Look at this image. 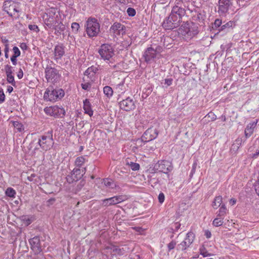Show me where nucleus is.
<instances>
[{
	"mask_svg": "<svg viewBox=\"0 0 259 259\" xmlns=\"http://www.w3.org/2000/svg\"><path fill=\"white\" fill-rule=\"evenodd\" d=\"M235 25V22L233 21H230L227 22L226 23L222 25V26H221V28L219 29V32L227 33L229 32L230 30H231Z\"/></svg>",
	"mask_w": 259,
	"mask_h": 259,
	"instance_id": "b1692460",
	"label": "nucleus"
},
{
	"mask_svg": "<svg viewBox=\"0 0 259 259\" xmlns=\"http://www.w3.org/2000/svg\"><path fill=\"white\" fill-rule=\"evenodd\" d=\"M222 20L220 19H217L214 22L212 28L213 29H217L219 31V29L221 28V26L222 25Z\"/></svg>",
	"mask_w": 259,
	"mask_h": 259,
	"instance_id": "4c0bfd02",
	"label": "nucleus"
},
{
	"mask_svg": "<svg viewBox=\"0 0 259 259\" xmlns=\"http://www.w3.org/2000/svg\"><path fill=\"white\" fill-rule=\"evenodd\" d=\"M199 253L203 257L210 256L211 255V253L208 252L205 245L204 244L200 246L199 248Z\"/></svg>",
	"mask_w": 259,
	"mask_h": 259,
	"instance_id": "2f4dec72",
	"label": "nucleus"
},
{
	"mask_svg": "<svg viewBox=\"0 0 259 259\" xmlns=\"http://www.w3.org/2000/svg\"><path fill=\"white\" fill-rule=\"evenodd\" d=\"M21 220L26 226H28L32 223L34 218L33 216L23 215Z\"/></svg>",
	"mask_w": 259,
	"mask_h": 259,
	"instance_id": "7c9ffc66",
	"label": "nucleus"
},
{
	"mask_svg": "<svg viewBox=\"0 0 259 259\" xmlns=\"http://www.w3.org/2000/svg\"><path fill=\"white\" fill-rule=\"evenodd\" d=\"M158 134L157 129L153 128H149L143 135L141 139L137 140V142L144 143V144L151 141L156 138Z\"/></svg>",
	"mask_w": 259,
	"mask_h": 259,
	"instance_id": "f8f14e48",
	"label": "nucleus"
},
{
	"mask_svg": "<svg viewBox=\"0 0 259 259\" xmlns=\"http://www.w3.org/2000/svg\"><path fill=\"white\" fill-rule=\"evenodd\" d=\"M195 238V234L192 232H188L184 240L178 245V248L182 250L187 249L194 242Z\"/></svg>",
	"mask_w": 259,
	"mask_h": 259,
	"instance_id": "2eb2a0df",
	"label": "nucleus"
},
{
	"mask_svg": "<svg viewBox=\"0 0 259 259\" xmlns=\"http://www.w3.org/2000/svg\"><path fill=\"white\" fill-rule=\"evenodd\" d=\"M199 32L198 26L192 23L188 27H184L183 29L182 34L186 40H190L195 36Z\"/></svg>",
	"mask_w": 259,
	"mask_h": 259,
	"instance_id": "ddd939ff",
	"label": "nucleus"
},
{
	"mask_svg": "<svg viewBox=\"0 0 259 259\" xmlns=\"http://www.w3.org/2000/svg\"><path fill=\"white\" fill-rule=\"evenodd\" d=\"M218 7V14L224 17L238 9L236 0H219Z\"/></svg>",
	"mask_w": 259,
	"mask_h": 259,
	"instance_id": "f03ea898",
	"label": "nucleus"
},
{
	"mask_svg": "<svg viewBox=\"0 0 259 259\" xmlns=\"http://www.w3.org/2000/svg\"><path fill=\"white\" fill-rule=\"evenodd\" d=\"M127 13L129 16L133 17L135 16L136 12L135 10L132 8H128L127 9Z\"/></svg>",
	"mask_w": 259,
	"mask_h": 259,
	"instance_id": "a18cd8bd",
	"label": "nucleus"
},
{
	"mask_svg": "<svg viewBox=\"0 0 259 259\" xmlns=\"http://www.w3.org/2000/svg\"><path fill=\"white\" fill-rule=\"evenodd\" d=\"M176 245V242L172 240L170 242H169L167 244V247H168V251H170L171 250L173 249Z\"/></svg>",
	"mask_w": 259,
	"mask_h": 259,
	"instance_id": "49530a36",
	"label": "nucleus"
},
{
	"mask_svg": "<svg viewBox=\"0 0 259 259\" xmlns=\"http://www.w3.org/2000/svg\"><path fill=\"white\" fill-rule=\"evenodd\" d=\"M39 147L43 150H50L54 144L52 135H43L39 139L37 142Z\"/></svg>",
	"mask_w": 259,
	"mask_h": 259,
	"instance_id": "9d476101",
	"label": "nucleus"
},
{
	"mask_svg": "<svg viewBox=\"0 0 259 259\" xmlns=\"http://www.w3.org/2000/svg\"><path fill=\"white\" fill-rule=\"evenodd\" d=\"M29 242L31 248L35 254H37L42 251L39 237L35 236L30 239Z\"/></svg>",
	"mask_w": 259,
	"mask_h": 259,
	"instance_id": "aec40b11",
	"label": "nucleus"
},
{
	"mask_svg": "<svg viewBox=\"0 0 259 259\" xmlns=\"http://www.w3.org/2000/svg\"><path fill=\"white\" fill-rule=\"evenodd\" d=\"M17 76L19 79H21L23 77V72L21 68L19 69L18 71Z\"/></svg>",
	"mask_w": 259,
	"mask_h": 259,
	"instance_id": "6e6d98bb",
	"label": "nucleus"
},
{
	"mask_svg": "<svg viewBox=\"0 0 259 259\" xmlns=\"http://www.w3.org/2000/svg\"><path fill=\"white\" fill-rule=\"evenodd\" d=\"M71 29L74 33H77L80 29V25L77 22H73L71 24Z\"/></svg>",
	"mask_w": 259,
	"mask_h": 259,
	"instance_id": "58836bf2",
	"label": "nucleus"
},
{
	"mask_svg": "<svg viewBox=\"0 0 259 259\" xmlns=\"http://www.w3.org/2000/svg\"><path fill=\"white\" fill-rule=\"evenodd\" d=\"M83 109L84 113L88 114L90 117L93 115V111L91 108L90 102L88 99L83 101Z\"/></svg>",
	"mask_w": 259,
	"mask_h": 259,
	"instance_id": "a878e982",
	"label": "nucleus"
},
{
	"mask_svg": "<svg viewBox=\"0 0 259 259\" xmlns=\"http://www.w3.org/2000/svg\"><path fill=\"white\" fill-rule=\"evenodd\" d=\"M20 48L23 50H27L28 47L25 43H21L20 46Z\"/></svg>",
	"mask_w": 259,
	"mask_h": 259,
	"instance_id": "052dcab7",
	"label": "nucleus"
},
{
	"mask_svg": "<svg viewBox=\"0 0 259 259\" xmlns=\"http://www.w3.org/2000/svg\"><path fill=\"white\" fill-rule=\"evenodd\" d=\"M119 105L121 109L126 111L133 110L136 108L135 101L130 97L120 101Z\"/></svg>",
	"mask_w": 259,
	"mask_h": 259,
	"instance_id": "dca6fc26",
	"label": "nucleus"
},
{
	"mask_svg": "<svg viewBox=\"0 0 259 259\" xmlns=\"http://www.w3.org/2000/svg\"><path fill=\"white\" fill-rule=\"evenodd\" d=\"M85 32L90 38L97 36L100 31V24L95 18L89 17L85 24Z\"/></svg>",
	"mask_w": 259,
	"mask_h": 259,
	"instance_id": "39448f33",
	"label": "nucleus"
},
{
	"mask_svg": "<svg viewBox=\"0 0 259 259\" xmlns=\"http://www.w3.org/2000/svg\"><path fill=\"white\" fill-rule=\"evenodd\" d=\"M81 86L83 90L89 91L91 88V84L90 82H86L81 83Z\"/></svg>",
	"mask_w": 259,
	"mask_h": 259,
	"instance_id": "de8ad7c7",
	"label": "nucleus"
},
{
	"mask_svg": "<svg viewBox=\"0 0 259 259\" xmlns=\"http://www.w3.org/2000/svg\"><path fill=\"white\" fill-rule=\"evenodd\" d=\"M224 218L218 217V218H215L212 224L215 227H219L223 225L224 222H223Z\"/></svg>",
	"mask_w": 259,
	"mask_h": 259,
	"instance_id": "e433bc0d",
	"label": "nucleus"
},
{
	"mask_svg": "<svg viewBox=\"0 0 259 259\" xmlns=\"http://www.w3.org/2000/svg\"><path fill=\"white\" fill-rule=\"evenodd\" d=\"M20 5V3L12 0L5 1L3 4V10L10 17H13L16 14L19 17L18 13L21 11Z\"/></svg>",
	"mask_w": 259,
	"mask_h": 259,
	"instance_id": "423d86ee",
	"label": "nucleus"
},
{
	"mask_svg": "<svg viewBox=\"0 0 259 259\" xmlns=\"http://www.w3.org/2000/svg\"><path fill=\"white\" fill-rule=\"evenodd\" d=\"M13 51L14 53V54L12 55L13 56L17 57L20 56L21 52L19 50V48L17 47H14L13 48Z\"/></svg>",
	"mask_w": 259,
	"mask_h": 259,
	"instance_id": "c03bdc74",
	"label": "nucleus"
},
{
	"mask_svg": "<svg viewBox=\"0 0 259 259\" xmlns=\"http://www.w3.org/2000/svg\"><path fill=\"white\" fill-rule=\"evenodd\" d=\"M13 125L15 128L19 132H21L24 131L23 125L18 121H15L13 122Z\"/></svg>",
	"mask_w": 259,
	"mask_h": 259,
	"instance_id": "f704fd0d",
	"label": "nucleus"
},
{
	"mask_svg": "<svg viewBox=\"0 0 259 259\" xmlns=\"http://www.w3.org/2000/svg\"><path fill=\"white\" fill-rule=\"evenodd\" d=\"M259 155V150H257L255 152V153L253 154V157H256L257 156H258Z\"/></svg>",
	"mask_w": 259,
	"mask_h": 259,
	"instance_id": "338daca9",
	"label": "nucleus"
},
{
	"mask_svg": "<svg viewBox=\"0 0 259 259\" xmlns=\"http://www.w3.org/2000/svg\"><path fill=\"white\" fill-rule=\"evenodd\" d=\"M126 164L128 165L129 167L134 171L138 170L140 168V165L138 163L132 161H127L126 162Z\"/></svg>",
	"mask_w": 259,
	"mask_h": 259,
	"instance_id": "c9c22d12",
	"label": "nucleus"
},
{
	"mask_svg": "<svg viewBox=\"0 0 259 259\" xmlns=\"http://www.w3.org/2000/svg\"><path fill=\"white\" fill-rule=\"evenodd\" d=\"M65 93L62 89H54L53 86H49L46 90L44 99L46 101L55 102L61 99L64 96Z\"/></svg>",
	"mask_w": 259,
	"mask_h": 259,
	"instance_id": "20e7f679",
	"label": "nucleus"
},
{
	"mask_svg": "<svg viewBox=\"0 0 259 259\" xmlns=\"http://www.w3.org/2000/svg\"><path fill=\"white\" fill-rule=\"evenodd\" d=\"M5 71L6 72V75L12 74L13 67L9 65H6L5 66Z\"/></svg>",
	"mask_w": 259,
	"mask_h": 259,
	"instance_id": "37998d69",
	"label": "nucleus"
},
{
	"mask_svg": "<svg viewBox=\"0 0 259 259\" xmlns=\"http://www.w3.org/2000/svg\"><path fill=\"white\" fill-rule=\"evenodd\" d=\"M3 42L5 45V44H9V40L8 39H3L2 40Z\"/></svg>",
	"mask_w": 259,
	"mask_h": 259,
	"instance_id": "774afa93",
	"label": "nucleus"
},
{
	"mask_svg": "<svg viewBox=\"0 0 259 259\" xmlns=\"http://www.w3.org/2000/svg\"><path fill=\"white\" fill-rule=\"evenodd\" d=\"M186 15V10L182 6V2L176 0L169 16L162 24L166 30H172L179 27L182 22V18Z\"/></svg>",
	"mask_w": 259,
	"mask_h": 259,
	"instance_id": "f257e3e1",
	"label": "nucleus"
},
{
	"mask_svg": "<svg viewBox=\"0 0 259 259\" xmlns=\"http://www.w3.org/2000/svg\"><path fill=\"white\" fill-rule=\"evenodd\" d=\"M230 204L232 205H233L236 204V199L235 198H231L229 200Z\"/></svg>",
	"mask_w": 259,
	"mask_h": 259,
	"instance_id": "680f3d73",
	"label": "nucleus"
},
{
	"mask_svg": "<svg viewBox=\"0 0 259 259\" xmlns=\"http://www.w3.org/2000/svg\"><path fill=\"white\" fill-rule=\"evenodd\" d=\"M110 30L115 35H123L125 33V26L119 22H114L111 26Z\"/></svg>",
	"mask_w": 259,
	"mask_h": 259,
	"instance_id": "6ab92c4d",
	"label": "nucleus"
},
{
	"mask_svg": "<svg viewBox=\"0 0 259 259\" xmlns=\"http://www.w3.org/2000/svg\"><path fill=\"white\" fill-rule=\"evenodd\" d=\"M98 70V69L97 67L94 66H92L90 67H89L85 71L86 73H93V74H96L97 71Z\"/></svg>",
	"mask_w": 259,
	"mask_h": 259,
	"instance_id": "a19ab883",
	"label": "nucleus"
},
{
	"mask_svg": "<svg viewBox=\"0 0 259 259\" xmlns=\"http://www.w3.org/2000/svg\"><path fill=\"white\" fill-rule=\"evenodd\" d=\"M257 122L258 120L256 119L255 121L250 122L247 125L245 130V135L246 138L249 137L253 134Z\"/></svg>",
	"mask_w": 259,
	"mask_h": 259,
	"instance_id": "5701e85b",
	"label": "nucleus"
},
{
	"mask_svg": "<svg viewBox=\"0 0 259 259\" xmlns=\"http://www.w3.org/2000/svg\"><path fill=\"white\" fill-rule=\"evenodd\" d=\"M103 93L107 98H110L113 96V91L110 87L105 86L103 88Z\"/></svg>",
	"mask_w": 259,
	"mask_h": 259,
	"instance_id": "c756f323",
	"label": "nucleus"
},
{
	"mask_svg": "<svg viewBox=\"0 0 259 259\" xmlns=\"http://www.w3.org/2000/svg\"><path fill=\"white\" fill-rule=\"evenodd\" d=\"M127 90V84L125 83V79H123L115 87V91L119 94H123Z\"/></svg>",
	"mask_w": 259,
	"mask_h": 259,
	"instance_id": "4be33fe9",
	"label": "nucleus"
},
{
	"mask_svg": "<svg viewBox=\"0 0 259 259\" xmlns=\"http://www.w3.org/2000/svg\"><path fill=\"white\" fill-rule=\"evenodd\" d=\"M204 235L206 236V237L207 238H210L211 236V233L210 232V231H209V230H205V233H204Z\"/></svg>",
	"mask_w": 259,
	"mask_h": 259,
	"instance_id": "bf43d9fd",
	"label": "nucleus"
},
{
	"mask_svg": "<svg viewBox=\"0 0 259 259\" xmlns=\"http://www.w3.org/2000/svg\"><path fill=\"white\" fill-rule=\"evenodd\" d=\"M172 79L171 78H166L164 80V83L167 86H169L172 84Z\"/></svg>",
	"mask_w": 259,
	"mask_h": 259,
	"instance_id": "4d7b16f0",
	"label": "nucleus"
},
{
	"mask_svg": "<svg viewBox=\"0 0 259 259\" xmlns=\"http://www.w3.org/2000/svg\"><path fill=\"white\" fill-rule=\"evenodd\" d=\"M125 199V197L122 195L115 196L102 200V205L104 206H108L112 205H115L123 202Z\"/></svg>",
	"mask_w": 259,
	"mask_h": 259,
	"instance_id": "f3484780",
	"label": "nucleus"
},
{
	"mask_svg": "<svg viewBox=\"0 0 259 259\" xmlns=\"http://www.w3.org/2000/svg\"><path fill=\"white\" fill-rule=\"evenodd\" d=\"M58 12L57 9L51 8L43 15L44 25L46 30L53 28V26L57 24V20H59Z\"/></svg>",
	"mask_w": 259,
	"mask_h": 259,
	"instance_id": "7ed1b4c3",
	"label": "nucleus"
},
{
	"mask_svg": "<svg viewBox=\"0 0 259 259\" xmlns=\"http://www.w3.org/2000/svg\"><path fill=\"white\" fill-rule=\"evenodd\" d=\"M50 29H54L56 31L55 33L56 34H60L61 32L65 30V26L62 22L59 21V20H57V24L53 26V28H50Z\"/></svg>",
	"mask_w": 259,
	"mask_h": 259,
	"instance_id": "393cba45",
	"label": "nucleus"
},
{
	"mask_svg": "<svg viewBox=\"0 0 259 259\" xmlns=\"http://www.w3.org/2000/svg\"><path fill=\"white\" fill-rule=\"evenodd\" d=\"M85 162V158L83 156H79L76 158L75 165L76 167L82 168V165Z\"/></svg>",
	"mask_w": 259,
	"mask_h": 259,
	"instance_id": "473e14b6",
	"label": "nucleus"
},
{
	"mask_svg": "<svg viewBox=\"0 0 259 259\" xmlns=\"http://www.w3.org/2000/svg\"><path fill=\"white\" fill-rule=\"evenodd\" d=\"M5 101V95L2 89H0V103L4 102Z\"/></svg>",
	"mask_w": 259,
	"mask_h": 259,
	"instance_id": "603ef678",
	"label": "nucleus"
},
{
	"mask_svg": "<svg viewBox=\"0 0 259 259\" xmlns=\"http://www.w3.org/2000/svg\"><path fill=\"white\" fill-rule=\"evenodd\" d=\"M98 53L101 58L106 61H109L114 55V50L112 46L107 44H102L100 46Z\"/></svg>",
	"mask_w": 259,
	"mask_h": 259,
	"instance_id": "0eeeda50",
	"label": "nucleus"
},
{
	"mask_svg": "<svg viewBox=\"0 0 259 259\" xmlns=\"http://www.w3.org/2000/svg\"><path fill=\"white\" fill-rule=\"evenodd\" d=\"M103 184L109 188L114 189L116 187V183L110 179L106 178L103 179Z\"/></svg>",
	"mask_w": 259,
	"mask_h": 259,
	"instance_id": "bb28decb",
	"label": "nucleus"
},
{
	"mask_svg": "<svg viewBox=\"0 0 259 259\" xmlns=\"http://www.w3.org/2000/svg\"><path fill=\"white\" fill-rule=\"evenodd\" d=\"M28 28L30 30H33L36 32H37L39 31V29L38 26L35 24H30L28 25Z\"/></svg>",
	"mask_w": 259,
	"mask_h": 259,
	"instance_id": "8fccbe9b",
	"label": "nucleus"
},
{
	"mask_svg": "<svg viewBox=\"0 0 259 259\" xmlns=\"http://www.w3.org/2000/svg\"><path fill=\"white\" fill-rule=\"evenodd\" d=\"M158 201L160 203L162 204L165 199V196L164 194L162 192H160L159 194L158 197Z\"/></svg>",
	"mask_w": 259,
	"mask_h": 259,
	"instance_id": "3c124183",
	"label": "nucleus"
},
{
	"mask_svg": "<svg viewBox=\"0 0 259 259\" xmlns=\"http://www.w3.org/2000/svg\"><path fill=\"white\" fill-rule=\"evenodd\" d=\"M156 50L152 47H149L145 50L143 57L146 63H150L154 61V59L156 57Z\"/></svg>",
	"mask_w": 259,
	"mask_h": 259,
	"instance_id": "a211bd4d",
	"label": "nucleus"
},
{
	"mask_svg": "<svg viewBox=\"0 0 259 259\" xmlns=\"http://www.w3.org/2000/svg\"><path fill=\"white\" fill-rule=\"evenodd\" d=\"M9 44H5V49H4V52H5V56L6 58H9Z\"/></svg>",
	"mask_w": 259,
	"mask_h": 259,
	"instance_id": "864d4df0",
	"label": "nucleus"
},
{
	"mask_svg": "<svg viewBox=\"0 0 259 259\" xmlns=\"http://www.w3.org/2000/svg\"><path fill=\"white\" fill-rule=\"evenodd\" d=\"M85 76H87L88 78H90L92 81H93L95 77V74L93 73L90 72V73H86L85 71L84 73Z\"/></svg>",
	"mask_w": 259,
	"mask_h": 259,
	"instance_id": "5fc2aeb1",
	"label": "nucleus"
},
{
	"mask_svg": "<svg viewBox=\"0 0 259 259\" xmlns=\"http://www.w3.org/2000/svg\"><path fill=\"white\" fill-rule=\"evenodd\" d=\"M17 57H15V56H12L11 57V62L14 65H16L17 64Z\"/></svg>",
	"mask_w": 259,
	"mask_h": 259,
	"instance_id": "13d9d810",
	"label": "nucleus"
},
{
	"mask_svg": "<svg viewBox=\"0 0 259 259\" xmlns=\"http://www.w3.org/2000/svg\"><path fill=\"white\" fill-rule=\"evenodd\" d=\"M13 88L11 86H8V88H7V92H9V93H11L13 92Z\"/></svg>",
	"mask_w": 259,
	"mask_h": 259,
	"instance_id": "0e129e2a",
	"label": "nucleus"
},
{
	"mask_svg": "<svg viewBox=\"0 0 259 259\" xmlns=\"http://www.w3.org/2000/svg\"><path fill=\"white\" fill-rule=\"evenodd\" d=\"M86 168L85 167L78 168L75 167L71 171L70 175L66 177L67 181L69 183L76 182L81 179L83 175L85 173Z\"/></svg>",
	"mask_w": 259,
	"mask_h": 259,
	"instance_id": "9b49d317",
	"label": "nucleus"
},
{
	"mask_svg": "<svg viewBox=\"0 0 259 259\" xmlns=\"http://www.w3.org/2000/svg\"><path fill=\"white\" fill-rule=\"evenodd\" d=\"M54 59L55 60L60 59L65 54L64 47L62 44L58 45L54 48Z\"/></svg>",
	"mask_w": 259,
	"mask_h": 259,
	"instance_id": "412c9836",
	"label": "nucleus"
},
{
	"mask_svg": "<svg viewBox=\"0 0 259 259\" xmlns=\"http://www.w3.org/2000/svg\"><path fill=\"white\" fill-rule=\"evenodd\" d=\"M6 195L11 198H15L16 194L15 190L11 187L7 188L5 191Z\"/></svg>",
	"mask_w": 259,
	"mask_h": 259,
	"instance_id": "72a5a7b5",
	"label": "nucleus"
},
{
	"mask_svg": "<svg viewBox=\"0 0 259 259\" xmlns=\"http://www.w3.org/2000/svg\"><path fill=\"white\" fill-rule=\"evenodd\" d=\"M7 81L11 83L12 85L15 86L16 82L14 79V77L13 74H8L7 75Z\"/></svg>",
	"mask_w": 259,
	"mask_h": 259,
	"instance_id": "ea45409f",
	"label": "nucleus"
},
{
	"mask_svg": "<svg viewBox=\"0 0 259 259\" xmlns=\"http://www.w3.org/2000/svg\"><path fill=\"white\" fill-rule=\"evenodd\" d=\"M44 112L47 115L58 118L63 117L66 113L64 108L58 106L47 107L44 109Z\"/></svg>",
	"mask_w": 259,
	"mask_h": 259,
	"instance_id": "6e6552de",
	"label": "nucleus"
},
{
	"mask_svg": "<svg viewBox=\"0 0 259 259\" xmlns=\"http://www.w3.org/2000/svg\"><path fill=\"white\" fill-rule=\"evenodd\" d=\"M227 209L225 204H223L221 206V207L217 213V216L224 218L227 213Z\"/></svg>",
	"mask_w": 259,
	"mask_h": 259,
	"instance_id": "c85d7f7f",
	"label": "nucleus"
},
{
	"mask_svg": "<svg viewBox=\"0 0 259 259\" xmlns=\"http://www.w3.org/2000/svg\"><path fill=\"white\" fill-rule=\"evenodd\" d=\"M174 232H177L178 230L180 229L181 224L179 222H174L171 224Z\"/></svg>",
	"mask_w": 259,
	"mask_h": 259,
	"instance_id": "79ce46f5",
	"label": "nucleus"
},
{
	"mask_svg": "<svg viewBox=\"0 0 259 259\" xmlns=\"http://www.w3.org/2000/svg\"><path fill=\"white\" fill-rule=\"evenodd\" d=\"M222 201L223 198L221 196L215 197L212 204L213 208L214 209H217L218 207H221V206L222 205Z\"/></svg>",
	"mask_w": 259,
	"mask_h": 259,
	"instance_id": "cd10ccee",
	"label": "nucleus"
},
{
	"mask_svg": "<svg viewBox=\"0 0 259 259\" xmlns=\"http://www.w3.org/2000/svg\"><path fill=\"white\" fill-rule=\"evenodd\" d=\"M116 1L121 4H126L127 2V0H116Z\"/></svg>",
	"mask_w": 259,
	"mask_h": 259,
	"instance_id": "69168bd1",
	"label": "nucleus"
},
{
	"mask_svg": "<svg viewBox=\"0 0 259 259\" xmlns=\"http://www.w3.org/2000/svg\"><path fill=\"white\" fill-rule=\"evenodd\" d=\"M45 77L48 82H57L60 77L59 71L52 67H47L45 69Z\"/></svg>",
	"mask_w": 259,
	"mask_h": 259,
	"instance_id": "1a4fd4ad",
	"label": "nucleus"
},
{
	"mask_svg": "<svg viewBox=\"0 0 259 259\" xmlns=\"http://www.w3.org/2000/svg\"><path fill=\"white\" fill-rule=\"evenodd\" d=\"M205 117L209 118L211 121H214L217 119V116L212 112H209Z\"/></svg>",
	"mask_w": 259,
	"mask_h": 259,
	"instance_id": "09e8293b",
	"label": "nucleus"
},
{
	"mask_svg": "<svg viewBox=\"0 0 259 259\" xmlns=\"http://www.w3.org/2000/svg\"><path fill=\"white\" fill-rule=\"evenodd\" d=\"M173 230V228H172V226L170 225V227L168 228L167 232L169 233H171L172 234L176 233V232H174V230Z\"/></svg>",
	"mask_w": 259,
	"mask_h": 259,
	"instance_id": "e2e57ef3",
	"label": "nucleus"
},
{
	"mask_svg": "<svg viewBox=\"0 0 259 259\" xmlns=\"http://www.w3.org/2000/svg\"><path fill=\"white\" fill-rule=\"evenodd\" d=\"M155 167L157 170L164 174H168L173 169L171 162L166 160L158 161Z\"/></svg>",
	"mask_w": 259,
	"mask_h": 259,
	"instance_id": "4468645a",
	"label": "nucleus"
}]
</instances>
